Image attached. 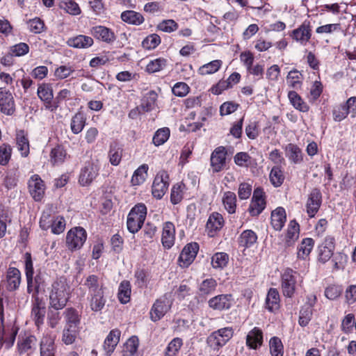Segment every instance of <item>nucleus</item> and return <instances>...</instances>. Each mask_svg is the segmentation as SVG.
I'll list each match as a JSON object with an SVG mask.
<instances>
[{
	"mask_svg": "<svg viewBox=\"0 0 356 356\" xmlns=\"http://www.w3.org/2000/svg\"><path fill=\"white\" fill-rule=\"evenodd\" d=\"M49 308L61 310L71 297V287L65 277L56 280L48 288Z\"/></svg>",
	"mask_w": 356,
	"mask_h": 356,
	"instance_id": "f257e3e1",
	"label": "nucleus"
},
{
	"mask_svg": "<svg viewBox=\"0 0 356 356\" xmlns=\"http://www.w3.org/2000/svg\"><path fill=\"white\" fill-rule=\"evenodd\" d=\"M147 215L144 204H138L131 209L127 216V226L131 233H136L143 226Z\"/></svg>",
	"mask_w": 356,
	"mask_h": 356,
	"instance_id": "f03ea898",
	"label": "nucleus"
},
{
	"mask_svg": "<svg viewBox=\"0 0 356 356\" xmlns=\"http://www.w3.org/2000/svg\"><path fill=\"white\" fill-rule=\"evenodd\" d=\"M234 329L232 327L220 328L213 332L207 338L208 345L213 349H219L225 346L233 337Z\"/></svg>",
	"mask_w": 356,
	"mask_h": 356,
	"instance_id": "7ed1b4c3",
	"label": "nucleus"
},
{
	"mask_svg": "<svg viewBox=\"0 0 356 356\" xmlns=\"http://www.w3.org/2000/svg\"><path fill=\"white\" fill-rule=\"evenodd\" d=\"M87 234L81 227H76L68 231L66 236V245L71 251L79 250L86 242Z\"/></svg>",
	"mask_w": 356,
	"mask_h": 356,
	"instance_id": "20e7f679",
	"label": "nucleus"
},
{
	"mask_svg": "<svg viewBox=\"0 0 356 356\" xmlns=\"http://www.w3.org/2000/svg\"><path fill=\"white\" fill-rule=\"evenodd\" d=\"M172 304V301L168 293L156 300L150 312L151 319L154 322L160 320L170 309Z\"/></svg>",
	"mask_w": 356,
	"mask_h": 356,
	"instance_id": "39448f33",
	"label": "nucleus"
},
{
	"mask_svg": "<svg viewBox=\"0 0 356 356\" xmlns=\"http://www.w3.org/2000/svg\"><path fill=\"white\" fill-rule=\"evenodd\" d=\"M169 175L165 170L157 173L153 181L152 193L156 199H161L166 193L169 186Z\"/></svg>",
	"mask_w": 356,
	"mask_h": 356,
	"instance_id": "423d86ee",
	"label": "nucleus"
},
{
	"mask_svg": "<svg viewBox=\"0 0 356 356\" xmlns=\"http://www.w3.org/2000/svg\"><path fill=\"white\" fill-rule=\"evenodd\" d=\"M297 273L291 268H287L282 276V289L283 295L291 298L296 288Z\"/></svg>",
	"mask_w": 356,
	"mask_h": 356,
	"instance_id": "0eeeda50",
	"label": "nucleus"
},
{
	"mask_svg": "<svg viewBox=\"0 0 356 356\" xmlns=\"http://www.w3.org/2000/svg\"><path fill=\"white\" fill-rule=\"evenodd\" d=\"M27 281V293H32V299H36L39 297V293L44 290L45 286V280L44 275L40 271L38 272L36 275L31 277H26Z\"/></svg>",
	"mask_w": 356,
	"mask_h": 356,
	"instance_id": "6e6552de",
	"label": "nucleus"
},
{
	"mask_svg": "<svg viewBox=\"0 0 356 356\" xmlns=\"http://www.w3.org/2000/svg\"><path fill=\"white\" fill-rule=\"evenodd\" d=\"M99 170L97 164L92 162L86 163L79 175V184L83 186L90 185L98 175Z\"/></svg>",
	"mask_w": 356,
	"mask_h": 356,
	"instance_id": "1a4fd4ad",
	"label": "nucleus"
},
{
	"mask_svg": "<svg viewBox=\"0 0 356 356\" xmlns=\"http://www.w3.org/2000/svg\"><path fill=\"white\" fill-rule=\"evenodd\" d=\"M322 203V194L321 191L314 188L308 195L306 202L307 213L310 218L315 216Z\"/></svg>",
	"mask_w": 356,
	"mask_h": 356,
	"instance_id": "9d476101",
	"label": "nucleus"
},
{
	"mask_svg": "<svg viewBox=\"0 0 356 356\" xmlns=\"http://www.w3.org/2000/svg\"><path fill=\"white\" fill-rule=\"evenodd\" d=\"M266 207L264 192L260 188L254 191L248 211L252 216L259 215Z\"/></svg>",
	"mask_w": 356,
	"mask_h": 356,
	"instance_id": "9b49d317",
	"label": "nucleus"
},
{
	"mask_svg": "<svg viewBox=\"0 0 356 356\" xmlns=\"http://www.w3.org/2000/svg\"><path fill=\"white\" fill-rule=\"evenodd\" d=\"M22 282V274L19 270L15 267H9L6 271L4 284L8 291L17 290Z\"/></svg>",
	"mask_w": 356,
	"mask_h": 356,
	"instance_id": "f8f14e48",
	"label": "nucleus"
},
{
	"mask_svg": "<svg viewBox=\"0 0 356 356\" xmlns=\"http://www.w3.org/2000/svg\"><path fill=\"white\" fill-rule=\"evenodd\" d=\"M45 314L46 307L43 300L40 298L33 299L31 318L38 328H40V327L44 323Z\"/></svg>",
	"mask_w": 356,
	"mask_h": 356,
	"instance_id": "ddd939ff",
	"label": "nucleus"
},
{
	"mask_svg": "<svg viewBox=\"0 0 356 356\" xmlns=\"http://www.w3.org/2000/svg\"><path fill=\"white\" fill-rule=\"evenodd\" d=\"M15 101L12 93L5 88H0V111L11 115L15 112Z\"/></svg>",
	"mask_w": 356,
	"mask_h": 356,
	"instance_id": "4468645a",
	"label": "nucleus"
},
{
	"mask_svg": "<svg viewBox=\"0 0 356 356\" xmlns=\"http://www.w3.org/2000/svg\"><path fill=\"white\" fill-rule=\"evenodd\" d=\"M290 35L294 40L305 45L312 37L310 22L305 21L298 28L293 30Z\"/></svg>",
	"mask_w": 356,
	"mask_h": 356,
	"instance_id": "2eb2a0df",
	"label": "nucleus"
},
{
	"mask_svg": "<svg viewBox=\"0 0 356 356\" xmlns=\"http://www.w3.org/2000/svg\"><path fill=\"white\" fill-rule=\"evenodd\" d=\"M29 189L31 195L35 201H40L44 194V184L38 175H34L29 181Z\"/></svg>",
	"mask_w": 356,
	"mask_h": 356,
	"instance_id": "dca6fc26",
	"label": "nucleus"
},
{
	"mask_svg": "<svg viewBox=\"0 0 356 356\" xmlns=\"http://www.w3.org/2000/svg\"><path fill=\"white\" fill-rule=\"evenodd\" d=\"M199 250V245L197 243H191L187 244L182 250L179 261L182 264L181 266L187 267L190 265L195 258Z\"/></svg>",
	"mask_w": 356,
	"mask_h": 356,
	"instance_id": "f3484780",
	"label": "nucleus"
},
{
	"mask_svg": "<svg viewBox=\"0 0 356 356\" xmlns=\"http://www.w3.org/2000/svg\"><path fill=\"white\" fill-rule=\"evenodd\" d=\"M226 154L225 148L223 147H218L213 152L211 156V165L213 172H218L223 169Z\"/></svg>",
	"mask_w": 356,
	"mask_h": 356,
	"instance_id": "a211bd4d",
	"label": "nucleus"
},
{
	"mask_svg": "<svg viewBox=\"0 0 356 356\" xmlns=\"http://www.w3.org/2000/svg\"><path fill=\"white\" fill-rule=\"evenodd\" d=\"M232 299L229 294H221L211 298L209 306L214 310L229 309L232 306Z\"/></svg>",
	"mask_w": 356,
	"mask_h": 356,
	"instance_id": "6ab92c4d",
	"label": "nucleus"
},
{
	"mask_svg": "<svg viewBox=\"0 0 356 356\" xmlns=\"http://www.w3.org/2000/svg\"><path fill=\"white\" fill-rule=\"evenodd\" d=\"M224 225L222 216L217 212L212 213L207 220L206 229L209 236H213Z\"/></svg>",
	"mask_w": 356,
	"mask_h": 356,
	"instance_id": "aec40b11",
	"label": "nucleus"
},
{
	"mask_svg": "<svg viewBox=\"0 0 356 356\" xmlns=\"http://www.w3.org/2000/svg\"><path fill=\"white\" fill-rule=\"evenodd\" d=\"M175 227L172 222H166L163 224L161 242L164 248L169 249L175 243Z\"/></svg>",
	"mask_w": 356,
	"mask_h": 356,
	"instance_id": "412c9836",
	"label": "nucleus"
},
{
	"mask_svg": "<svg viewBox=\"0 0 356 356\" xmlns=\"http://www.w3.org/2000/svg\"><path fill=\"white\" fill-rule=\"evenodd\" d=\"M38 95L42 101L47 104L46 108L51 111H55L58 107V104H55L54 102L51 104L53 92L48 85H40L38 88Z\"/></svg>",
	"mask_w": 356,
	"mask_h": 356,
	"instance_id": "4be33fe9",
	"label": "nucleus"
},
{
	"mask_svg": "<svg viewBox=\"0 0 356 356\" xmlns=\"http://www.w3.org/2000/svg\"><path fill=\"white\" fill-rule=\"evenodd\" d=\"M121 332L118 329L112 330L104 343V350L106 352L107 356H110L114 351L116 346L119 343Z\"/></svg>",
	"mask_w": 356,
	"mask_h": 356,
	"instance_id": "5701e85b",
	"label": "nucleus"
},
{
	"mask_svg": "<svg viewBox=\"0 0 356 356\" xmlns=\"http://www.w3.org/2000/svg\"><path fill=\"white\" fill-rule=\"evenodd\" d=\"M263 343V333L258 327H254L246 337V345L251 349L256 350Z\"/></svg>",
	"mask_w": 356,
	"mask_h": 356,
	"instance_id": "b1692460",
	"label": "nucleus"
},
{
	"mask_svg": "<svg viewBox=\"0 0 356 356\" xmlns=\"http://www.w3.org/2000/svg\"><path fill=\"white\" fill-rule=\"evenodd\" d=\"M92 33L94 37L106 43H111L115 41L116 38L115 33L111 29L103 26L93 27Z\"/></svg>",
	"mask_w": 356,
	"mask_h": 356,
	"instance_id": "393cba45",
	"label": "nucleus"
},
{
	"mask_svg": "<svg viewBox=\"0 0 356 356\" xmlns=\"http://www.w3.org/2000/svg\"><path fill=\"white\" fill-rule=\"evenodd\" d=\"M93 39L91 37L84 35H79L69 38L67 41L68 46L77 49L88 48L93 44Z\"/></svg>",
	"mask_w": 356,
	"mask_h": 356,
	"instance_id": "a878e982",
	"label": "nucleus"
},
{
	"mask_svg": "<svg viewBox=\"0 0 356 356\" xmlns=\"http://www.w3.org/2000/svg\"><path fill=\"white\" fill-rule=\"evenodd\" d=\"M286 219V211L282 207H278L271 213V225L275 230L280 231L282 229Z\"/></svg>",
	"mask_w": 356,
	"mask_h": 356,
	"instance_id": "bb28decb",
	"label": "nucleus"
},
{
	"mask_svg": "<svg viewBox=\"0 0 356 356\" xmlns=\"http://www.w3.org/2000/svg\"><path fill=\"white\" fill-rule=\"evenodd\" d=\"M286 156L293 163H300L303 161L302 150L296 145L288 144L285 147Z\"/></svg>",
	"mask_w": 356,
	"mask_h": 356,
	"instance_id": "cd10ccee",
	"label": "nucleus"
},
{
	"mask_svg": "<svg viewBox=\"0 0 356 356\" xmlns=\"http://www.w3.org/2000/svg\"><path fill=\"white\" fill-rule=\"evenodd\" d=\"M316 300V297L314 296L312 302L309 303V305H305L303 307H302L300 311L298 321L300 325H301L302 327L307 325L309 321H311L313 314L312 307L315 304Z\"/></svg>",
	"mask_w": 356,
	"mask_h": 356,
	"instance_id": "c85d7f7f",
	"label": "nucleus"
},
{
	"mask_svg": "<svg viewBox=\"0 0 356 356\" xmlns=\"http://www.w3.org/2000/svg\"><path fill=\"white\" fill-rule=\"evenodd\" d=\"M266 307L270 312H275L280 308V295L276 289L270 288L266 298Z\"/></svg>",
	"mask_w": 356,
	"mask_h": 356,
	"instance_id": "c756f323",
	"label": "nucleus"
},
{
	"mask_svg": "<svg viewBox=\"0 0 356 356\" xmlns=\"http://www.w3.org/2000/svg\"><path fill=\"white\" fill-rule=\"evenodd\" d=\"M257 240V236L252 230L246 229L243 231L238 239V245L244 249L252 247Z\"/></svg>",
	"mask_w": 356,
	"mask_h": 356,
	"instance_id": "7c9ffc66",
	"label": "nucleus"
},
{
	"mask_svg": "<svg viewBox=\"0 0 356 356\" xmlns=\"http://www.w3.org/2000/svg\"><path fill=\"white\" fill-rule=\"evenodd\" d=\"M123 148L116 142L111 143L108 151L109 161L113 165H118L121 161Z\"/></svg>",
	"mask_w": 356,
	"mask_h": 356,
	"instance_id": "2f4dec72",
	"label": "nucleus"
},
{
	"mask_svg": "<svg viewBox=\"0 0 356 356\" xmlns=\"http://www.w3.org/2000/svg\"><path fill=\"white\" fill-rule=\"evenodd\" d=\"M88 299L90 307L93 312H100L105 306L106 299L104 296V291L89 295Z\"/></svg>",
	"mask_w": 356,
	"mask_h": 356,
	"instance_id": "473e14b6",
	"label": "nucleus"
},
{
	"mask_svg": "<svg viewBox=\"0 0 356 356\" xmlns=\"http://www.w3.org/2000/svg\"><path fill=\"white\" fill-rule=\"evenodd\" d=\"M16 144L22 156H27L29 154V141L23 130H19L17 132Z\"/></svg>",
	"mask_w": 356,
	"mask_h": 356,
	"instance_id": "72a5a7b5",
	"label": "nucleus"
},
{
	"mask_svg": "<svg viewBox=\"0 0 356 356\" xmlns=\"http://www.w3.org/2000/svg\"><path fill=\"white\" fill-rule=\"evenodd\" d=\"M63 315L66 325H72V327L79 328L81 322V316L76 309L68 307L64 311Z\"/></svg>",
	"mask_w": 356,
	"mask_h": 356,
	"instance_id": "f704fd0d",
	"label": "nucleus"
},
{
	"mask_svg": "<svg viewBox=\"0 0 356 356\" xmlns=\"http://www.w3.org/2000/svg\"><path fill=\"white\" fill-rule=\"evenodd\" d=\"M157 99V94L156 92L149 91L143 97L140 104V108L143 112H149L154 108Z\"/></svg>",
	"mask_w": 356,
	"mask_h": 356,
	"instance_id": "c9c22d12",
	"label": "nucleus"
},
{
	"mask_svg": "<svg viewBox=\"0 0 356 356\" xmlns=\"http://www.w3.org/2000/svg\"><path fill=\"white\" fill-rule=\"evenodd\" d=\"M222 204L229 213H234L236 209V194L231 191L225 192L222 197Z\"/></svg>",
	"mask_w": 356,
	"mask_h": 356,
	"instance_id": "e433bc0d",
	"label": "nucleus"
},
{
	"mask_svg": "<svg viewBox=\"0 0 356 356\" xmlns=\"http://www.w3.org/2000/svg\"><path fill=\"white\" fill-rule=\"evenodd\" d=\"M84 286L88 290V295L103 291V286L99 282L98 277L95 275H89L86 279Z\"/></svg>",
	"mask_w": 356,
	"mask_h": 356,
	"instance_id": "4c0bfd02",
	"label": "nucleus"
},
{
	"mask_svg": "<svg viewBox=\"0 0 356 356\" xmlns=\"http://www.w3.org/2000/svg\"><path fill=\"white\" fill-rule=\"evenodd\" d=\"M86 118L80 112L76 113L71 120L70 129L73 134H78L82 131L86 124Z\"/></svg>",
	"mask_w": 356,
	"mask_h": 356,
	"instance_id": "58836bf2",
	"label": "nucleus"
},
{
	"mask_svg": "<svg viewBox=\"0 0 356 356\" xmlns=\"http://www.w3.org/2000/svg\"><path fill=\"white\" fill-rule=\"evenodd\" d=\"M217 287V282L213 278L203 280L198 288L200 296H205L213 293Z\"/></svg>",
	"mask_w": 356,
	"mask_h": 356,
	"instance_id": "ea45409f",
	"label": "nucleus"
},
{
	"mask_svg": "<svg viewBox=\"0 0 356 356\" xmlns=\"http://www.w3.org/2000/svg\"><path fill=\"white\" fill-rule=\"evenodd\" d=\"M121 19L129 24L139 25L144 22L143 15L134 10H126L121 14Z\"/></svg>",
	"mask_w": 356,
	"mask_h": 356,
	"instance_id": "a19ab883",
	"label": "nucleus"
},
{
	"mask_svg": "<svg viewBox=\"0 0 356 356\" xmlns=\"http://www.w3.org/2000/svg\"><path fill=\"white\" fill-rule=\"evenodd\" d=\"M313 247L314 240L312 238H304L298 248V257L299 259H305L310 254Z\"/></svg>",
	"mask_w": 356,
	"mask_h": 356,
	"instance_id": "79ce46f5",
	"label": "nucleus"
},
{
	"mask_svg": "<svg viewBox=\"0 0 356 356\" xmlns=\"http://www.w3.org/2000/svg\"><path fill=\"white\" fill-rule=\"evenodd\" d=\"M131 284L127 280H123L118 289V297L122 304H126L129 302L131 296Z\"/></svg>",
	"mask_w": 356,
	"mask_h": 356,
	"instance_id": "37998d69",
	"label": "nucleus"
},
{
	"mask_svg": "<svg viewBox=\"0 0 356 356\" xmlns=\"http://www.w3.org/2000/svg\"><path fill=\"white\" fill-rule=\"evenodd\" d=\"M289 99L293 106L301 112H307L309 106L302 100L301 97L295 91H290L288 94Z\"/></svg>",
	"mask_w": 356,
	"mask_h": 356,
	"instance_id": "c03bdc74",
	"label": "nucleus"
},
{
	"mask_svg": "<svg viewBox=\"0 0 356 356\" xmlns=\"http://www.w3.org/2000/svg\"><path fill=\"white\" fill-rule=\"evenodd\" d=\"M149 167L147 164H143L139 166L134 172L131 178V183L133 185H140L143 184L147 176V171Z\"/></svg>",
	"mask_w": 356,
	"mask_h": 356,
	"instance_id": "a18cd8bd",
	"label": "nucleus"
},
{
	"mask_svg": "<svg viewBox=\"0 0 356 356\" xmlns=\"http://www.w3.org/2000/svg\"><path fill=\"white\" fill-rule=\"evenodd\" d=\"M299 236V225L295 221H291L287 229L286 234L285 243L287 246H291Z\"/></svg>",
	"mask_w": 356,
	"mask_h": 356,
	"instance_id": "49530a36",
	"label": "nucleus"
},
{
	"mask_svg": "<svg viewBox=\"0 0 356 356\" xmlns=\"http://www.w3.org/2000/svg\"><path fill=\"white\" fill-rule=\"evenodd\" d=\"M270 180L275 187L280 186L284 180V175L280 165L274 166L270 172Z\"/></svg>",
	"mask_w": 356,
	"mask_h": 356,
	"instance_id": "de8ad7c7",
	"label": "nucleus"
},
{
	"mask_svg": "<svg viewBox=\"0 0 356 356\" xmlns=\"http://www.w3.org/2000/svg\"><path fill=\"white\" fill-rule=\"evenodd\" d=\"M79 333V328L72 327V325H65L63 331L62 341L66 345L72 344L74 342Z\"/></svg>",
	"mask_w": 356,
	"mask_h": 356,
	"instance_id": "09e8293b",
	"label": "nucleus"
},
{
	"mask_svg": "<svg viewBox=\"0 0 356 356\" xmlns=\"http://www.w3.org/2000/svg\"><path fill=\"white\" fill-rule=\"evenodd\" d=\"M184 189L185 185L182 183H177L173 186L170 194V201L173 204H177L182 200Z\"/></svg>",
	"mask_w": 356,
	"mask_h": 356,
	"instance_id": "8fccbe9b",
	"label": "nucleus"
},
{
	"mask_svg": "<svg viewBox=\"0 0 356 356\" xmlns=\"http://www.w3.org/2000/svg\"><path fill=\"white\" fill-rule=\"evenodd\" d=\"M54 343L49 338L42 339L40 342V356H55Z\"/></svg>",
	"mask_w": 356,
	"mask_h": 356,
	"instance_id": "3c124183",
	"label": "nucleus"
},
{
	"mask_svg": "<svg viewBox=\"0 0 356 356\" xmlns=\"http://www.w3.org/2000/svg\"><path fill=\"white\" fill-rule=\"evenodd\" d=\"M229 256L225 252H217L211 258V264L214 268H222L227 266Z\"/></svg>",
	"mask_w": 356,
	"mask_h": 356,
	"instance_id": "603ef678",
	"label": "nucleus"
},
{
	"mask_svg": "<svg viewBox=\"0 0 356 356\" xmlns=\"http://www.w3.org/2000/svg\"><path fill=\"white\" fill-rule=\"evenodd\" d=\"M222 61L215 60L200 67L199 72L202 75L211 74L216 72L221 67Z\"/></svg>",
	"mask_w": 356,
	"mask_h": 356,
	"instance_id": "864d4df0",
	"label": "nucleus"
},
{
	"mask_svg": "<svg viewBox=\"0 0 356 356\" xmlns=\"http://www.w3.org/2000/svg\"><path fill=\"white\" fill-rule=\"evenodd\" d=\"M167 65L166 59L159 58L151 60L146 66V71L149 73L159 72L165 68Z\"/></svg>",
	"mask_w": 356,
	"mask_h": 356,
	"instance_id": "5fc2aeb1",
	"label": "nucleus"
},
{
	"mask_svg": "<svg viewBox=\"0 0 356 356\" xmlns=\"http://www.w3.org/2000/svg\"><path fill=\"white\" fill-rule=\"evenodd\" d=\"M270 351L272 356H283V345L281 340L274 337L269 341Z\"/></svg>",
	"mask_w": 356,
	"mask_h": 356,
	"instance_id": "6e6d98bb",
	"label": "nucleus"
},
{
	"mask_svg": "<svg viewBox=\"0 0 356 356\" xmlns=\"http://www.w3.org/2000/svg\"><path fill=\"white\" fill-rule=\"evenodd\" d=\"M170 136V129L167 127H164L162 129H159L154 134L153 137V143L156 146H159L163 145L164 143L167 141Z\"/></svg>",
	"mask_w": 356,
	"mask_h": 356,
	"instance_id": "4d7b16f0",
	"label": "nucleus"
},
{
	"mask_svg": "<svg viewBox=\"0 0 356 356\" xmlns=\"http://www.w3.org/2000/svg\"><path fill=\"white\" fill-rule=\"evenodd\" d=\"M60 8L71 15H76L81 13L79 5L72 0H62Z\"/></svg>",
	"mask_w": 356,
	"mask_h": 356,
	"instance_id": "13d9d810",
	"label": "nucleus"
},
{
	"mask_svg": "<svg viewBox=\"0 0 356 356\" xmlns=\"http://www.w3.org/2000/svg\"><path fill=\"white\" fill-rule=\"evenodd\" d=\"M182 344L183 341L181 338L177 337L173 339L166 348L165 356H175L181 348Z\"/></svg>",
	"mask_w": 356,
	"mask_h": 356,
	"instance_id": "bf43d9fd",
	"label": "nucleus"
},
{
	"mask_svg": "<svg viewBox=\"0 0 356 356\" xmlns=\"http://www.w3.org/2000/svg\"><path fill=\"white\" fill-rule=\"evenodd\" d=\"M161 43V38L156 33L147 36L142 42V46L146 49H154Z\"/></svg>",
	"mask_w": 356,
	"mask_h": 356,
	"instance_id": "052dcab7",
	"label": "nucleus"
},
{
	"mask_svg": "<svg viewBox=\"0 0 356 356\" xmlns=\"http://www.w3.org/2000/svg\"><path fill=\"white\" fill-rule=\"evenodd\" d=\"M138 347V339L135 337H131L124 344L123 356H133L137 351Z\"/></svg>",
	"mask_w": 356,
	"mask_h": 356,
	"instance_id": "680f3d73",
	"label": "nucleus"
},
{
	"mask_svg": "<svg viewBox=\"0 0 356 356\" xmlns=\"http://www.w3.org/2000/svg\"><path fill=\"white\" fill-rule=\"evenodd\" d=\"M301 77L302 74L297 70H293L289 72L286 81L291 87L297 89L301 86Z\"/></svg>",
	"mask_w": 356,
	"mask_h": 356,
	"instance_id": "e2e57ef3",
	"label": "nucleus"
},
{
	"mask_svg": "<svg viewBox=\"0 0 356 356\" xmlns=\"http://www.w3.org/2000/svg\"><path fill=\"white\" fill-rule=\"evenodd\" d=\"M47 313V323L50 327L55 328L58 324L61 319V316L59 310L49 309L48 307Z\"/></svg>",
	"mask_w": 356,
	"mask_h": 356,
	"instance_id": "0e129e2a",
	"label": "nucleus"
},
{
	"mask_svg": "<svg viewBox=\"0 0 356 356\" xmlns=\"http://www.w3.org/2000/svg\"><path fill=\"white\" fill-rule=\"evenodd\" d=\"M65 157V152L61 147H56L51 152V162L55 165L62 163Z\"/></svg>",
	"mask_w": 356,
	"mask_h": 356,
	"instance_id": "69168bd1",
	"label": "nucleus"
},
{
	"mask_svg": "<svg viewBox=\"0 0 356 356\" xmlns=\"http://www.w3.org/2000/svg\"><path fill=\"white\" fill-rule=\"evenodd\" d=\"M36 339L33 336H30L21 341L18 342V350L19 354L26 353L35 344Z\"/></svg>",
	"mask_w": 356,
	"mask_h": 356,
	"instance_id": "338daca9",
	"label": "nucleus"
},
{
	"mask_svg": "<svg viewBox=\"0 0 356 356\" xmlns=\"http://www.w3.org/2000/svg\"><path fill=\"white\" fill-rule=\"evenodd\" d=\"M323 85L321 81H316L314 82L309 92V101L314 102L322 94Z\"/></svg>",
	"mask_w": 356,
	"mask_h": 356,
	"instance_id": "774afa93",
	"label": "nucleus"
}]
</instances>
